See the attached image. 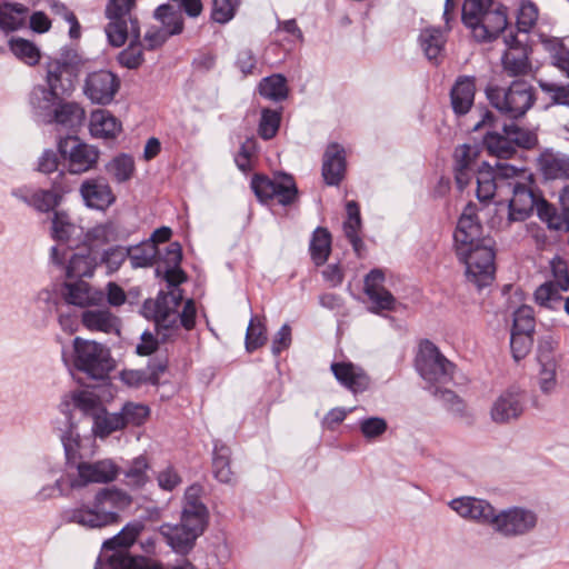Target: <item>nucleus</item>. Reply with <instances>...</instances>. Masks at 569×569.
Here are the masks:
<instances>
[{"mask_svg":"<svg viewBox=\"0 0 569 569\" xmlns=\"http://www.w3.org/2000/svg\"><path fill=\"white\" fill-rule=\"evenodd\" d=\"M385 272L381 269H372L363 280V292L367 296L370 307L368 310L379 315L382 311L396 310L397 300L395 296L385 288Z\"/></svg>","mask_w":569,"mask_h":569,"instance_id":"nucleus-17","label":"nucleus"},{"mask_svg":"<svg viewBox=\"0 0 569 569\" xmlns=\"http://www.w3.org/2000/svg\"><path fill=\"white\" fill-rule=\"evenodd\" d=\"M72 365L92 380L108 378L114 368L110 350L102 343L76 337L72 342Z\"/></svg>","mask_w":569,"mask_h":569,"instance_id":"nucleus-6","label":"nucleus"},{"mask_svg":"<svg viewBox=\"0 0 569 569\" xmlns=\"http://www.w3.org/2000/svg\"><path fill=\"white\" fill-rule=\"evenodd\" d=\"M211 19L217 23L224 24L233 19L241 0H211Z\"/></svg>","mask_w":569,"mask_h":569,"instance_id":"nucleus-60","label":"nucleus"},{"mask_svg":"<svg viewBox=\"0 0 569 569\" xmlns=\"http://www.w3.org/2000/svg\"><path fill=\"white\" fill-rule=\"evenodd\" d=\"M107 561L112 569H154L160 567V563L152 562L146 557H132L126 551L111 553Z\"/></svg>","mask_w":569,"mask_h":569,"instance_id":"nucleus-50","label":"nucleus"},{"mask_svg":"<svg viewBox=\"0 0 569 569\" xmlns=\"http://www.w3.org/2000/svg\"><path fill=\"white\" fill-rule=\"evenodd\" d=\"M79 192L84 204L98 211L108 210L117 200L108 180L101 176L84 179L80 186Z\"/></svg>","mask_w":569,"mask_h":569,"instance_id":"nucleus-20","label":"nucleus"},{"mask_svg":"<svg viewBox=\"0 0 569 569\" xmlns=\"http://www.w3.org/2000/svg\"><path fill=\"white\" fill-rule=\"evenodd\" d=\"M486 94L490 104L510 119L523 117L536 101L535 89L523 80H516L508 88L489 86Z\"/></svg>","mask_w":569,"mask_h":569,"instance_id":"nucleus-7","label":"nucleus"},{"mask_svg":"<svg viewBox=\"0 0 569 569\" xmlns=\"http://www.w3.org/2000/svg\"><path fill=\"white\" fill-rule=\"evenodd\" d=\"M82 60L72 47L61 48L59 56L46 64V84L63 98L71 96L76 88Z\"/></svg>","mask_w":569,"mask_h":569,"instance_id":"nucleus-8","label":"nucleus"},{"mask_svg":"<svg viewBox=\"0 0 569 569\" xmlns=\"http://www.w3.org/2000/svg\"><path fill=\"white\" fill-rule=\"evenodd\" d=\"M29 9L19 2L0 3V29L12 32L26 27Z\"/></svg>","mask_w":569,"mask_h":569,"instance_id":"nucleus-38","label":"nucleus"},{"mask_svg":"<svg viewBox=\"0 0 569 569\" xmlns=\"http://www.w3.org/2000/svg\"><path fill=\"white\" fill-rule=\"evenodd\" d=\"M137 0H109L104 8L108 23L104 27L108 43L114 48L122 47L132 29V21H139L132 16Z\"/></svg>","mask_w":569,"mask_h":569,"instance_id":"nucleus-11","label":"nucleus"},{"mask_svg":"<svg viewBox=\"0 0 569 569\" xmlns=\"http://www.w3.org/2000/svg\"><path fill=\"white\" fill-rule=\"evenodd\" d=\"M83 229L74 223L66 211H54L51 219V237L56 241L77 247L82 239Z\"/></svg>","mask_w":569,"mask_h":569,"instance_id":"nucleus-28","label":"nucleus"},{"mask_svg":"<svg viewBox=\"0 0 569 569\" xmlns=\"http://www.w3.org/2000/svg\"><path fill=\"white\" fill-rule=\"evenodd\" d=\"M483 146L490 156L499 159H509L516 153L510 139L503 131H487L483 137Z\"/></svg>","mask_w":569,"mask_h":569,"instance_id":"nucleus-47","label":"nucleus"},{"mask_svg":"<svg viewBox=\"0 0 569 569\" xmlns=\"http://www.w3.org/2000/svg\"><path fill=\"white\" fill-rule=\"evenodd\" d=\"M169 361L166 356H156L149 359L143 369H122L119 372L120 381L131 389H139L142 386H159L160 378L168 370Z\"/></svg>","mask_w":569,"mask_h":569,"instance_id":"nucleus-18","label":"nucleus"},{"mask_svg":"<svg viewBox=\"0 0 569 569\" xmlns=\"http://www.w3.org/2000/svg\"><path fill=\"white\" fill-rule=\"evenodd\" d=\"M507 173L503 196H510L497 203L496 214L491 218L492 227L508 229L513 222L526 221L535 211L537 200L542 193L533 173L517 169L513 166L505 168Z\"/></svg>","mask_w":569,"mask_h":569,"instance_id":"nucleus-2","label":"nucleus"},{"mask_svg":"<svg viewBox=\"0 0 569 569\" xmlns=\"http://www.w3.org/2000/svg\"><path fill=\"white\" fill-rule=\"evenodd\" d=\"M82 325L91 331L112 333L119 331V319L109 309H90L81 315Z\"/></svg>","mask_w":569,"mask_h":569,"instance_id":"nucleus-35","label":"nucleus"},{"mask_svg":"<svg viewBox=\"0 0 569 569\" xmlns=\"http://www.w3.org/2000/svg\"><path fill=\"white\" fill-rule=\"evenodd\" d=\"M63 297L69 305L78 307L101 306L104 302V292L92 288L83 280L63 283Z\"/></svg>","mask_w":569,"mask_h":569,"instance_id":"nucleus-26","label":"nucleus"},{"mask_svg":"<svg viewBox=\"0 0 569 569\" xmlns=\"http://www.w3.org/2000/svg\"><path fill=\"white\" fill-rule=\"evenodd\" d=\"M538 166L546 179H569L568 154L546 150L538 158Z\"/></svg>","mask_w":569,"mask_h":569,"instance_id":"nucleus-32","label":"nucleus"},{"mask_svg":"<svg viewBox=\"0 0 569 569\" xmlns=\"http://www.w3.org/2000/svg\"><path fill=\"white\" fill-rule=\"evenodd\" d=\"M462 22L477 42H491L506 30L508 9L496 0H466Z\"/></svg>","mask_w":569,"mask_h":569,"instance_id":"nucleus-4","label":"nucleus"},{"mask_svg":"<svg viewBox=\"0 0 569 569\" xmlns=\"http://www.w3.org/2000/svg\"><path fill=\"white\" fill-rule=\"evenodd\" d=\"M446 36L440 28L429 27L421 30L419 42L428 60L439 64L446 44Z\"/></svg>","mask_w":569,"mask_h":569,"instance_id":"nucleus-39","label":"nucleus"},{"mask_svg":"<svg viewBox=\"0 0 569 569\" xmlns=\"http://www.w3.org/2000/svg\"><path fill=\"white\" fill-rule=\"evenodd\" d=\"M231 449L220 440L213 442L212 472L214 478L221 482L231 485L234 481V473L230 467Z\"/></svg>","mask_w":569,"mask_h":569,"instance_id":"nucleus-37","label":"nucleus"},{"mask_svg":"<svg viewBox=\"0 0 569 569\" xmlns=\"http://www.w3.org/2000/svg\"><path fill=\"white\" fill-rule=\"evenodd\" d=\"M129 37L131 38L130 43L118 53L117 61L121 67L137 69L144 61L139 21H132V29L130 30Z\"/></svg>","mask_w":569,"mask_h":569,"instance_id":"nucleus-36","label":"nucleus"},{"mask_svg":"<svg viewBox=\"0 0 569 569\" xmlns=\"http://www.w3.org/2000/svg\"><path fill=\"white\" fill-rule=\"evenodd\" d=\"M63 97L44 84H38L29 93V104L38 122L47 123Z\"/></svg>","mask_w":569,"mask_h":569,"instance_id":"nucleus-24","label":"nucleus"},{"mask_svg":"<svg viewBox=\"0 0 569 569\" xmlns=\"http://www.w3.org/2000/svg\"><path fill=\"white\" fill-rule=\"evenodd\" d=\"M415 362L418 372L430 387L446 385L453 379L455 365L429 340L420 343Z\"/></svg>","mask_w":569,"mask_h":569,"instance_id":"nucleus-10","label":"nucleus"},{"mask_svg":"<svg viewBox=\"0 0 569 569\" xmlns=\"http://www.w3.org/2000/svg\"><path fill=\"white\" fill-rule=\"evenodd\" d=\"M207 523L208 521L181 515L180 523L168 527V531L163 535L177 553L187 555L196 539L204 531Z\"/></svg>","mask_w":569,"mask_h":569,"instance_id":"nucleus-14","label":"nucleus"},{"mask_svg":"<svg viewBox=\"0 0 569 569\" xmlns=\"http://www.w3.org/2000/svg\"><path fill=\"white\" fill-rule=\"evenodd\" d=\"M258 91L264 99L281 102L288 98L289 88L283 74L273 73L264 77L258 84Z\"/></svg>","mask_w":569,"mask_h":569,"instance_id":"nucleus-43","label":"nucleus"},{"mask_svg":"<svg viewBox=\"0 0 569 569\" xmlns=\"http://www.w3.org/2000/svg\"><path fill=\"white\" fill-rule=\"evenodd\" d=\"M535 311L530 306L523 305L520 306L513 312V325L512 331L525 332L529 335H533L535 332Z\"/></svg>","mask_w":569,"mask_h":569,"instance_id":"nucleus-63","label":"nucleus"},{"mask_svg":"<svg viewBox=\"0 0 569 569\" xmlns=\"http://www.w3.org/2000/svg\"><path fill=\"white\" fill-rule=\"evenodd\" d=\"M128 259L133 269L149 268L156 262L159 253L158 247L152 241H142L139 244L127 247Z\"/></svg>","mask_w":569,"mask_h":569,"instance_id":"nucleus-46","label":"nucleus"},{"mask_svg":"<svg viewBox=\"0 0 569 569\" xmlns=\"http://www.w3.org/2000/svg\"><path fill=\"white\" fill-rule=\"evenodd\" d=\"M130 252L127 251V248L121 246H113L110 247L101 253L100 258L98 259L99 266L103 264L108 273H113L118 271L123 262L128 259V254Z\"/></svg>","mask_w":569,"mask_h":569,"instance_id":"nucleus-61","label":"nucleus"},{"mask_svg":"<svg viewBox=\"0 0 569 569\" xmlns=\"http://www.w3.org/2000/svg\"><path fill=\"white\" fill-rule=\"evenodd\" d=\"M537 525V516L527 509L513 507L496 513L492 526L505 537L521 536Z\"/></svg>","mask_w":569,"mask_h":569,"instance_id":"nucleus-16","label":"nucleus"},{"mask_svg":"<svg viewBox=\"0 0 569 569\" xmlns=\"http://www.w3.org/2000/svg\"><path fill=\"white\" fill-rule=\"evenodd\" d=\"M79 481L72 486H86L90 482L107 483L118 476V467L110 460H100L93 463L81 462L78 465Z\"/></svg>","mask_w":569,"mask_h":569,"instance_id":"nucleus-27","label":"nucleus"},{"mask_svg":"<svg viewBox=\"0 0 569 569\" xmlns=\"http://www.w3.org/2000/svg\"><path fill=\"white\" fill-rule=\"evenodd\" d=\"M90 133L94 138L114 139L122 130L121 122L106 109H98L91 112Z\"/></svg>","mask_w":569,"mask_h":569,"instance_id":"nucleus-31","label":"nucleus"},{"mask_svg":"<svg viewBox=\"0 0 569 569\" xmlns=\"http://www.w3.org/2000/svg\"><path fill=\"white\" fill-rule=\"evenodd\" d=\"M119 430H123V420L120 413H109L106 407H103L102 412L94 417L92 432L96 437L103 439Z\"/></svg>","mask_w":569,"mask_h":569,"instance_id":"nucleus-48","label":"nucleus"},{"mask_svg":"<svg viewBox=\"0 0 569 569\" xmlns=\"http://www.w3.org/2000/svg\"><path fill=\"white\" fill-rule=\"evenodd\" d=\"M538 84L542 92L550 98V104L569 107V84L539 80Z\"/></svg>","mask_w":569,"mask_h":569,"instance_id":"nucleus-62","label":"nucleus"},{"mask_svg":"<svg viewBox=\"0 0 569 569\" xmlns=\"http://www.w3.org/2000/svg\"><path fill=\"white\" fill-rule=\"evenodd\" d=\"M121 239L119 227L113 221H106L90 228L83 233L81 242L93 250Z\"/></svg>","mask_w":569,"mask_h":569,"instance_id":"nucleus-34","label":"nucleus"},{"mask_svg":"<svg viewBox=\"0 0 569 569\" xmlns=\"http://www.w3.org/2000/svg\"><path fill=\"white\" fill-rule=\"evenodd\" d=\"M502 131L510 139L516 152L517 148L530 149L537 143V136L533 132L517 124H503Z\"/></svg>","mask_w":569,"mask_h":569,"instance_id":"nucleus-57","label":"nucleus"},{"mask_svg":"<svg viewBox=\"0 0 569 569\" xmlns=\"http://www.w3.org/2000/svg\"><path fill=\"white\" fill-rule=\"evenodd\" d=\"M450 507L462 518L486 525H492L496 515L488 501L473 497L456 498L450 501Z\"/></svg>","mask_w":569,"mask_h":569,"instance_id":"nucleus-23","label":"nucleus"},{"mask_svg":"<svg viewBox=\"0 0 569 569\" xmlns=\"http://www.w3.org/2000/svg\"><path fill=\"white\" fill-rule=\"evenodd\" d=\"M538 361L541 365V369L539 372V386L543 392H549L555 389L557 380H556V369L557 363L552 357L550 350L540 351L538 356Z\"/></svg>","mask_w":569,"mask_h":569,"instance_id":"nucleus-52","label":"nucleus"},{"mask_svg":"<svg viewBox=\"0 0 569 569\" xmlns=\"http://www.w3.org/2000/svg\"><path fill=\"white\" fill-rule=\"evenodd\" d=\"M86 118L84 109L74 101L62 98L46 124H60L68 128L80 126Z\"/></svg>","mask_w":569,"mask_h":569,"instance_id":"nucleus-33","label":"nucleus"},{"mask_svg":"<svg viewBox=\"0 0 569 569\" xmlns=\"http://www.w3.org/2000/svg\"><path fill=\"white\" fill-rule=\"evenodd\" d=\"M59 154L68 161V173L81 174L97 167L100 151L98 148L68 136L58 142Z\"/></svg>","mask_w":569,"mask_h":569,"instance_id":"nucleus-12","label":"nucleus"},{"mask_svg":"<svg viewBox=\"0 0 569 569\" xmlns=\"http://www.w3.org/2000/svg\"><path fill=\"white\" fill-rule=\"evenodd\" d=\"M123 420V429L127 427H140L150 416V408L147 405L127 401L119 411Z\"/></svg>","mask_w":569,"mask_h":569,"instance_id":"nucleus-53","label":"nucleus"},{"mask_svg":"<svg viewBox=\"0 0 569 569\" xmlns=\"http://www.w3.org/2000/svg\"><path fill=\"white\" fill-rule=\"evenodd\" d=\"M149 468L148 460L144 456L133 459L130 468L126 472V477L130 485L140 488L148 481L147 470Z\"/></svg>","mask_w":569,"mask_h":569,"instance_id":"nucleus-64","label":"nucleus"},{"mask_svg":"<svg viewBox=\"0 0 569 569\" xmlns=\"http://www.w3.org/2000/svg\"><path fill=\"white\" fill-rule=\"evenodd\" d=\"M482 227L473 208L467 206L453 232L456 254L466 267L467 280L481 290L492 283L496 273L492 241L481 237Z\"/></svg>","mask_w":569,"mask_h":569,"instance_id":"nucleus-1","label":"nucleus"},{"mask_svg":"<svg viewBox=\"0 0 569 569\" xmlns=\"http://www.w3.org/2000/svg\"><path fill=\"white\" fill-rule=\"evenodd\" d=\"M153 18L160 22V27L170 36H178L183 32L184 19L182 13L176 10L172 3H163L156 8Z\"/></svg>","mask_w":569,"mask_h":569,"instance_id":"nucleus-42","label":"nucleus"},{"mask_svg":"<svg viewBox=\"0 0 569 569\" xmlns=\"http://www.w3.org/2000/svg\"><path fill=\"white\" fill-rule=\"evenodd\" d=\"M526 405V391L517 387H510L493 401L490 417L496 423H509L522 416Z\"/></svg>","mask_w":569,"mask_h":569,"instance_id":"nucleus-15","label":"nucleus"},{"mask_svg":"<svg viewBox=\"0 0 569 569\" xmlns=\"http://www.w3.org/2000/svg\"><path fill=\"white\" fill-rule=\"evenodd\" d=\"M476 77L459 76L450 90V103L456 116L467 114L475 102Z\"/></svg>","mask_w":569,"mask_h":569,"instance_id":"nucleus-25","label":"nucleus"},{"mask_svg":"<svg viewBox=\"0 0 569 569\" xmlns=\"http://www.w3.org/2000/svg\"><path fill=\"white\" fill-rule=\"evenodd\" d=\"M508 163L496 162L495 168L483 162L477 170V198L481 201L491 200L496 194L503 196L506 187L503 183L508 182L505 168Z\"/></svg>","mask_w":569,"mask_h":569,"instance_id":"nucleus-19","label":"nucleus"},{"mask_svg":"<svg viewBox=\"0 0 569 569\" xmlns=\"http://www.w3.org/2000/svg\"><path fill=\"white\" fill-rule=\"evenodd\" d=\"M74 408L80 410L84 416H88L94 420V417L102 412L104 407L100 397L92 391L78 390L71 396Z\"/></svg>","mask_w":569,"mask_h":569,"instance_id":"nucleus-51","label":"nucleus"},{"mask_svg":"<svg viewBox=\"0 0 569 569\" xmlns=\"http://www.w3.org/2000/svg\"><path fill=\"white\" fill-rule=\"evenodd\" d=\"M560 291L562 290L556 283L547 281L536 289L535 300L541 307L556 309L563 300Z\"/></svg>","mask_w":569,"mask_h":569,"instance_id":"nucleus-59","label":"nucleus"},{"mask_svg":"<svg viewBox=\"0 0 569 569\" xmlns=\"http://www.w3.org/2000/svg\"><path fill=\"white\" fill-rule=\"evenodd\" d=\"M346 170L345 149L338 143L327 147L323 154L322 177L328 186H338Z\"/></svg>","mask_w":569,"mask_h":569,"instance_id":"nucleus-29","label":"nucleus"},{"mask_svg":"<svg viewBox=\"0 0 569 569\" xmlns=\"http://www.w3.org/2000/svg\"><path fill=\"white\" fill-rule=\"evenodd\" d=\"M98 266V258L91 252L73 253L66 267V276L69 279L82 280L84 277H92Z\"/></svg>","mask_w":569,"mask_h":569,"instance_id":"nucleus-44","label":"nucleus"},{"mask_svg":"<svg viewBox=\"0 0 569 569\" xmlns=\"http://www.w3.org/2000/svg\"><path fill=\"white\" fill-rule=\"evenodd\" d=\"M282 108L276 110L263 108L261 110L260 121L258 124V134L263 140H270L276 137L281 123Z\"/></svg>","mask_w":569,"mask_h":569,"instance_id":"nucleus-54","label":"nucleus"},{"mask_svg":"<svg viewBox=\"0 0 569 569\" xmlns=\"http://www.w3.org/2000/svg\"><path fill=\"white\" fill-rule=\"evenodd\" d=\"M11 52L21 61L29 66H34L40 60L38 47L30 40L23 38H12L9 41Z\"/></svg>","mask_w":569,"mask_h":569,"instance_id":"nucleus-55","label":"nucleus"},{"mask_svg":"<svg viewBox=\"0 0 569 569\" xmlns=\"http://www.w3.org/2000/svg\"><path fill=\"white\" fill-rule=\"evenodd\" d=\"M331 371L338 382L352 393L365 392L370 387V377L361 367L352 362H332Z\"/></svg>","mask_w":569,"mask_h":569,"instance_id":"nucleus-22","label":"nucleus"},{"mask_svg":"<svg viewBox=\"0 0 569 569\" xmlns=\"http://www.w3.org/2000/svg\"><path fill=\"white\" fill-rule=\"evenodd\" d=\"M251 190L262 204L277 201L282 207L297 202L299 191L291 174L279 173L273 179L263 173H254L250 181Z\"/></svg>","mask_w":569,"mask_h":569,"instance_id":"nucleus-9","label":"nucleus"},{"mask_svg":"<svg viewBox=\"0 0 569 569\" xmlns=\"http://www.w3.org/2000/svg\"><path fill=\"white\" fill-rule=\"evenodd\" d=\"M267 342V330L262 322L257 317H252L249 321L244 346L249 353L254 352Z\"/></svg>","mask_w":569,"mask_h":569,"instance_id":"nucleus-56","label":"nucleus"},{"mask_svg":"<svg viewBox=\"0 0 569 569\" xmlns=\"http://www.w3.org/2000/svg\"><path fill=\"white\" fill-rule=\"evenodd\" d=\"M505 43L507 50L501 57L503 71L509 77L527 74L531 69L527 46L522 44L513 33L505 36Z\"/></svg>","mask_w":569,"mask_h":569,"instance_id":"nucleus-21","label":"nucleus"},{"mask_svg":"<svg viewBox=\"0 0 569 569\" xmlns=\"http://www.w3.org/2000/svg\"><path fill=\"white\" fill-rule=\"evenodd\" d=\"M132 498L116 487L100 489L92 505H81L62 511V519L86 528H103L120 521L119 512L129 508Z\"/></svg>","mask_w":569,"mask_h":569,"instance_id":"nucleus-3","label":"nucleus"},{"mask_svg":"<svg viewBox=\"0 0 569 569\" xmlns=\"http://www.w3.org/2000/svg\"><path fill=\"white\" fill-rule=\"evenodd\" d=\"M203 487L199 483L189 486L184 492L183 516H190L200 520L208 521V509L200 500Z\"/></svg>","mask_w":569,"mask_h":569,"instance_id":"nucleus-45","label":"nucleus"},{"mask_svg":"<svg viewBox=\"0 0 569 569\" xmlns=\"http://www.w3.org/2000/svg\"><path fill=\"white\" fill-rule=\"evenodd\" d=\"M120 86L121 80L116 73L100 69L87 74L83 93L92 103L107 106L113 101Z\"/></svg>","mask_w":569,"mask_h":569,"instance_id":"nucleus-13","label":"nucleus"},{"mask_svg":"<svg viewBox=\"0 0 569 569\" xmlns=\"http://www.w3.org/2000/svg\"><path fill=\"white\" fill-rule=\"evenodd\" d=\"M12 196L39 212H49L61 202L49 189H34L27 186L13 189Z\"/></svg>","mask_w":569,"mask_h":569,"instance_id":"nucleus-30","label":"nucleus"},{"mask_svg":"<svg viewBox=\"0 0 569 569\" xmlns=\"http://www.w3.org/2000/svg\"><path fill=\"white\" fill-rule=\"evenodd\" d=\"M144 526L141 521H132L127 523L119 533L110 539H107L102 545L104 553L111 551H126L137 540L138 536L143 530Z\"/></svg>","mask_w":569,"mask_h":569,"instance_id":"nucleus-40","label":"nucleus"},{"mask_svg":"<svg viewBox=\"0 0 569 569\" xmlns=\"http://www.w3.org/2000/svg\"><path fill=\"white\" fill-rule=\"evenodd\" d=\"M182 299L181 289L161 290L156 299H147L143 302L141 312L147 319L153 320L157 327L173 329L180 323L186 330H191L196 326V306L193 300L189 299L182 311L178 312Z\"/></svg>","mask_w":569,"mask_h":569,"instance_id":"nucleus-5","label":"nucleus"},{"mask_svg":"<svg viewBox=\"0 0 569 569\" xmlns=\"http://www.w3.org/2000/svg\"><path fill=\"white\" fill-rule=\"evenodd\" d=\"M106 170L116 182H127L134 173V160L130 154L120 153L106 164Z\"/></svg>","mask_w":569,"mask_h":569,"instance_id":"nucleus-49","label":"nucleus"},{"mask_svg":"<svg viewBox=\"0 0 569 569\" xmlns=\"http://www.w3.org/2000/svg\"><path fill=\"white\" fill-rule=\"evenodd\" d=\"M546 49L552 64L569 78V49L558 39L547 41Z\"/></svg>","mask_w":569,"mask_h":569,"instance_id":"nucleus-58","label":"nucleus"},{"mask_svg":"<svg viewBox=\"0 0 569 569\" xmlns=\"http://www.w3.org/2000/svg\"><path fill=\"white\" fill-rule=\"evenodd\" d=\"M332 237L325 227H317L311 234L309 243V253L312 262L317 266H323L331 253Z\"/></svg>","mask_w":569,"mask_h":569,"instance_id":"nucleus-41","label":"nucleus"}]
</instances>
